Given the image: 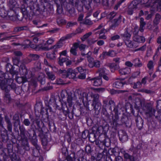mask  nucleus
<instances>
[{"label": "nucleus", "instance_id": "nucleus-1", "mask_svg": "<svg viewBox=\"0 0 161 161\" xmlns=\"http://www.w3.org/2000/svg\"><path fill=\"white\" fill-rule=\"evenodd\" d=\"M80 91L79 90H76L75 92H69L67 93L68 97L67 101L64 106H66L65 108L64 106V105L61 104L62 108L63 113L66 115L68 114L69 112L68 108L67 105L69 107H71L75 103H80L83 99L80 97L81 96L80 95Z\"/></svg>", "mask_w": 161, "mask_h": 161}, {"label": "nucleus", "instance_id": "nucleus-23", "mask_svg": "<svg viewBox=\"0 0 161 161\" xmlns=\"http://www.w3.org/2000/svg\"><path fill=\"white\" fill-rule=\"evenodd\" d=\"M89 110V108L87 106L83 105L80 106V113L82 115H84L86 114L88 112Z\"/></svg>", "mask_w": 161, "mask_h": 161}, {"label": "nucleus", "instance_id": "nucleus-4", "mask_svg": "<svg viewBox=\"0 0 161 161\" xmlns=\"http://www.w3.org/2000/svg\"><path fill=\"white\" fill-rule=\"evenodd\" d=\"M19 129L20 130V136L21 139L22 141H25V142L24 144H23L25 146V149L27 150L29 149V147L28 145V143L27 140V137H29L31 136L28 132L26 130L25 128L23 126H19Z\"/></svg>", "mask_w": 161, "mask_h": 161}, {"label": "nucleus", "instance_id": "nucleus-43", "mask_svg": "<svg viewBox=\"0 0 161 161\" xmlns=\"http://www.w3.org/2000/svg\"><path fill=\"white\" fill-rule=\"evenodd\" d=\"M57 22L59 25L65 24L66 23L65 20L61 18H58L57 19Z\"/></svg>", "mask_w": 161, "mask_h": 161}, {"label": "nucleus", "instance_id": "nucleus-41", "mask_svg": "<svg viewBox=\"0 0 161 161\" xmlns=\"http://www.w3.org/2000/svg\"><path fill=\"white\" fill-rule=\"evenodd\" d=\"M91 134V133L89 134V132L88 130H84L82 133V137L83 138L85 139L88 137H89V135Z\"/></svg>", "mask_w": 161, "mask_h": 161}, {"label": "nucleus", "instance_id": "nucleus-40", "mask_svg": "<svg viewBox=\"0 0 161 161\" xmlns=\"http://www.w3.org/2000/svg\"><path fill=\"white\" fill-rule=\"evenodd\" d=\"M80 95L81 96L80 97L82 99H83V100H82L81 101V102H83L84 99H85L86 100H88V94L85 92H83L82 93V96L81 95V92L80 91Z\"/></svg>", "mask_w": 161, "mask_h": 161}, {"label": "nucleus", "instance_id": "nucleus-63", "mask_svg": "<svg viewBox=\"0 0 161 161\" xmlns=\"http://www.w3.org/2000/svg\"><path fill=\"white\" fill-rule=\"evenodd\" d=\"M120 36L118 35H115L112 36L111 37V39L112 41H114L116 40L119 39L120 38Z\"/></svg>", "mask_w": 161, "mask_h": 161}, {"label": "nucleus", "instance_id": "nucleus-22", "mask_svg": "<svg viewBox=\"0 0 161 161\" xmlns=\"http://www.w3.org/2000/svg\"><path fill=\"white\" fill-rule=\"evenodd\" d=\"M1 136L3 142H6L8 140V135L7 134V130L5 129L1 131Z\"/></svg>", "mask_w": 161, "mask_h": 161}, {"label": "nucleus", "instance_id": "nucleus-8", "mask_svg": "<svg viewBox=\"0 0 161 161\" xmlns=\"http://www.w3.org/2000/svg\"><path fill=\"white\" fill-rule=\"evenodd\" d=\"M83 31L84 30L83 29H81L80 27H78L76 29L74 33L68 34L65 36L62 37L61 38V40H63V41L69 39L73 36H75V35L80 33Z\"/></svg>", "mask_w": 161, "mask_h": 161}, {"label": "nucleus", "instance_id": "nucleus-57", "mask_svg": "<svg viewBox=\"0 0 161 161\" xmlns=\"http://www.w3.org/2000/svg\"><path fill=\"white\" fill-rule=\"evenodd\" d=\"M12 3V2L11 1H9V5L10 7V8L11 9H13L15 7V3L16 2H14Z\"/></svg>", "mask_w": 161, "mask_h": 161}, {"label": "nucleus", "instance_id": "nucleus-16", "mask_svg": "<svg viewBox=\"0 0 161 161\" xmlns=\"http://www.w3.org/2000/svg\"><path fill=\"white\" fill-rule=\"evenodd\" d=\"M51 49V47L49 48L47 46H44L42 44L35 45V50L36 51H48Z\"/></svg>", "mask_w": 161, "mask_h": 161}, {"label": "nucleus", "instance_id": "nucleus-31", "mask_svg": "<svg viewBox=\"0 0 161 161\" xmlns=\"http://www.w3.org/2000/svg\"><path fill=\"white\" fill-rule=\"evenodd\" d=\"M13 120L15 121L14 123V126L15 125L16 123V124H19L20 120L19 119V116L18 114H15L13 117Z\"/></svg>", "mask_w": 161, "mask_h": 161}, {"label": "nucleus", "instance_id": "nucleus-30", "mask_svg": "<svg viewBox=\"0 0 161 161\" xmlns=\"http://www.w3.org/2000/svg\"><path fill=\"white\" fill-rule=\"evenodd\" d=\"M34 135L35 136H34V139L32 140V143L33 145L37 149H40L39 146L38 145L37 143V139H36V136L35 132H34Z\"/></svg>", "mask_w": 161, "mask_h": 161}, {"label": "nucleus", "instance_id": "nucleus-45", "mask_svg": "<svg viewBox=\"0 0 161 161\" xmlns=\"http://www.w3.org/2000/svg\"><path fill=\"white\" fill-rule=\"evenodd\" d=\"M67 60V58L66 57L63 58L60 56L59 58L58 63L60 65H62L63 63L65 62Z\"/></svg>", "mask_w": 161, "mask_h": 161}, {"label": "nucleus", "instance_id": "nucleus-13", "mask_svg": "<svg viewBox=\"0 0 161 161\" xmlns=\"http://www.w3.org/2000/svg\"><path fill=\"white\" fill-rule=\"evenodd\" d=\"M93 85L95 86H100L102 84V80L101 78H94L89 79Z\"/></svg>", "mask_w": 161, "mask_h": 161}, {"label": "nucleus", "instance_id": "nucleus-21", "mask_svg": "<svg viewBox=\"0 0 161 161\" xmlns=\"http://www.w3.org/2000/svg\"><path fill=\"white\" fill-rule=\"evenodd\" d=\"M130 69L127 67L120 69L119 70V73L121 75H125L128 74L130 73Z\"/></svg>", "mask_w": 161, "mask_h": 161}, {"label": "nucleus", "instance_id": "nucleus-50", "mask_svg": "<svg viewBox=\"0 0 161 161\" xmlns=\"http://www.w3.org/2000/svg\"><path fill=\"white\" fill-rule=\"evenodd\" d=\"M77 49L71 47L70 50V53L72 54L74 56H77Z\"/></svg>", "mask_w": 161, "mask_h": 161}, {"label": "nucleus", "instance_id": "nucleus-58", "mask_svg": "<svg viewBox=\"0 0 161 161\" xmlns=\"http://www.w3.org/2000/svg\"><path fill=\"white\" fill-rule=\"evenodd\" d=\"M6 76H8V74L7 73L5 74L3 71H0V78H4V79L5 78Z\"/></svg>", "mask_w": 161, "mask_h": 161}, {"label": "nucleus", "instance_id": "nucleus-49", "mask_svg": "<svg viewBox=\"0 0 161 161\" xmlns=\"http://www.w3.org/2000/svg\"><path fill=\"white\" fill-rule=\"evenodd\" d=\"M40 149H37L36 148V149L33 150V155L36 157H37L39 155V150Z\"/></svg>", "mask_w": 161, "mask_h": 161}, {"label": "nucleus", "instance_id": "nucleus-51", "mask_svg": "<svg viewBox=\"0 0 161 161\" xmlns=\"http://www.w3.org/2000/svg\"><path fill=\"white\" fill-rule=\"evenodd\" d=\"M139 29L138 27H135L134 28V31L133 32V36H137L138 35V32L139 31Z\"/></svg>", "mask_w": 161, "mask_h": 161}, {"label": "nucleus", "instance_id": "nucleus-47", "mask_svg": "<svg viewBox=\"0 0 161 161\" xmlns=\"http://www.w3.org/2000/svg\"><path fill=\"white\" fill-rule=\"evenodd\" d=\"M147 68L149 70H152L153 69L154 67L153 62L152 61H150L147 64Z\"/></svg>", "mask_w": 161, "mask_h": 161}, {"label": "nucleus", "instance_id": "nucleus-34", "mask_svg": "<svg viewBox=\"0 0 161 161\" xmlns=\"http://www.w3.org/2000/svg\"><path fill=\"white\" fill-rule=\"evenodd\" d=\"M37 80L41 84H44L45 83L44 75L43 74H41L38 76Z\"/></svg>", "mask_w": 161, "mask_h": 161}, {"label": "nucleus", "instance_id": "nucleus-60", "mask_svg": "<svg viewBox=\"0 0 161 161\" xmlns=\"http://www.w3.org/2000/svg\"><path fill=\"white\" fill-rule=\"evenodd\" d=\"M146 24H140V26L139 29V31L142 32L144 31V27L146 25Z\"/></svg>", "mask_w": 161, "mask_h": 161}, {"label": "nucleus", "instance_id": "nucleus-56", "mask_svg": "<svg viewBox=\"0 0 161 161\" xmlns=\"http://www.w3.org/2000/svg\"><path fill=\"white\" fill-rule=\"evenodd\" d=\"M156 3H157V8L158 10H161V0H157Z\"/></svg>", "mask_w": 161, "mask_h": 161}, {"label": "nucleus", "instance_id": "nucleus-33", "mask_svg": "<svg viewBox=\"0 0 161 161\" xmlns=\"http://www.w3.org/2000/svg\"><path fill=\"white\" fill-rule=\"evenodd\" d=\"M133 62L134 63V66L136 67H140L142 66V64L138 58L135 59L134 60Z\"/></svg>", "mask_w": 161, "mask_h": 161}, {"label": "nucleus", "instance_id": "nucleus-20", "mask_svg": "<svg viewBox=\"0 0 161 161\" xmlns=\"http://www.w3.org/2000/svg\"><path fill=\"white\" fill-rule=\"evenodd\" d=\"M108 104L110 105L109 109L111 111L113 109V111H114L116 114H117L118 112V109L115 106V103L114 102L113 100H110L109 101Z\"/></svg>", "mask_w": 161, "mask_h": 161}, {"label": "nucleus", "instance_id": "nucleus-35", "mask_svg": "<svg viewBox=\"0 0 161 161\" xmlns=\"http://www.w3.org/2000/svg\"><path fill=\"white\" fill-rule=\"evenodd\" d=\"M29 57L31 58L32 61H33L38 60L39 58V56L36 54H31L29 55Z\"/></svg>", "mask_w": 161, "mask_h": 161}, {"label": "nucleus", "instance_id": "nucleus-28", "mask_svg": "<svg viewBox=\"0 0 161 161\" xmlns=\"http://www.w3.org/2000/svg\"><path fill=\"white\" fill-rule=\"evenodd\" d=\"M125 84V82L123 83L120 80L115 81L113 84V87L117 88H120Z\"/></svg>", "mask_w": 161, "mask_h": 161}, {"label": "nucleus", "instance_id": "nucleus-44", "mask_svg": "<svg viewBox=\"0 0 161 161\" xmlns=\"http://www.w3.org/2000/svg\"><path fill=\"white\" fill-rule=\"evenodd\" d=\"M88 17V16H87L86 17L84 22V24L87 25H92L93 24V22L91 20L87 18Z\"/></svg>", "mask_w": 161, "mask_h": 161}, {"label": "nucleus", "instance_id": "nucleus-42", "mask_svg": "<svg viewBox=\"0 0 161 161\" xmlns=\"http://www.w3.org/2000/svg\"><path fill=\"white\" fill-rule=\"evenodd\" d=\"M93 97V101L94 104L95 103L98 102L99 101V95L98 94H94L92 95Z\"/></svg>", "mask_w": 161, "mask_h": 161}, {"label": "nucleus", "instance_id": "nucleus-26", "mask_svg": "<svg viewBox=\"0 0 161 161\" xmlns=\"http://www.w3.org/2000/svg\"><path fill=\"white\" fill-rule=\"evenodd\" d=\"M121 36L123 38L124 41L125 40H128L130 39L131 34L127 31H126L124 33L121 34Z\"/></svg>", "mask_w": 161, "mask_h": 161}, {"label": "nucleus", "instance_id": "nucleus-11", "mask_svg": "<svg viewBox=\"0 0 161 161\" xmlns=\"http://www.w3.org/2000/svg\"><path fill=\"white\" fill-rule=\"evenodd\" d=\"M4 119L7 124V129L8 131L12 134L13 133L12 125L10 119L7 115H6L5 116Z\"/></svg>", "mask_w": 161, "mask_h": 161}, {"label": "nucleus", "instance_id": "nucleus-54", "mask_svg": "<svg viewBox=\"0 0 161 161\" xmlns=\"http://www.w3.org/2000/svg\"><path fill=\"white\" fill-rule=\"evenodd\" d=\"M74 70L75 72L77 71L79 73L84 72V70L81 67H77Z\"/></svg>", "mask_w": 161, "mask_h": 161}, {"label": "nucleus", "instance_id": "nucleus-39", "mask_svg": "<svg viewBox=\"0 0 161 161\" xmlns=\"http://www.w3.org/2000/svg\"><path fill=\"white\" fill-rule=\"evenodd\" d=\"M4 34V33H0V38L1 37V36ZM15 36H6L4 38H3L2 39H0V41H3L4 40H10L12 39H14L15 38Z\"/></svg>", "mask_w": 161, "mask_h": 161}, {"label": "nucleus", "instance_id": "nucleus-59", "mask_svg": "<svg viewBox=\"0 0 161 161\" xmlns=\"http://www.w3.org/2000/svg\"><path fill=\"white\" fill-rule=\"evenodd\" d=\"M85 151L87 153H90L92 152L91 148L89 145L86 146L85 148Z\"/></svg>", "mask_w": 161, "mask_h": 161}, {"label": "nucleus", "instance_id": "nucleus-9", "mask_svg": "<svg viewBox=\"0 0 161 161\" xmlns=\"http://www.w3.org/2000/svg\"><path fill=\"white\" fill-rule=\"evenodd\" d=\"M115 114H116L115 113ZM121 123L119 119V117L117 114H115L112 118V125L113 127H117L121 125Z\"/></svg>", "mask_w": 161, "mask_h": 161}, {"label": "nucleus", "instance_id": "nucleus-19", "mask_svg": "<svg viewBox=\"0 0 161 161\" xmlns=\"http://www.w3.org/2000/svg\"><path fill=\"white\" fill-rule=\"evenodd\" d=\"M5 96L4 97V100L7 103H9L11 101V98L9 93L8 89L5 90Z\"/></svg>", "mask_w": 161, "mask_h": 161}, {"label": "nucleus", "instance_id": "nucleus-64", "mask_svg": "<svg viewBox=\"0 0 161 161\" xmlns=\"http://www.w3.org/2000/svg\"><path fill=\"white\" fill-rule=\"evenodd\" d=\"M96 40H94L93 39H90L87 40V43L89 45H91L96 42Z\"/></svg>", "mask_w": 161, "mask_h": 161}, {"label": "nucleus", "instance_id": "nucleus-48", "mask_svg": "<svg viewBox=\"0 0 161 161\" xmlns=\"http://www.w3.org/2000/svg\"><path fill=\"white\" fill-rule=\"evenodd\" d=\"M128 120V118L126 116L123 117L121 120L120 121L121 123V125L123 124H126L127 120Z\"/></svg>", "mask_w": 161, "mask_h": 161}, {"label": "nucleus", "instance_id": "nucleus-32", "mask_svg": "<svg viewBox=\"0 0 161 161\" xmlns=\"http://www.w3.org/2000/svg\"><path fill=\"white\" fill-rule=\"evenodd\" d=\"M55 54L54 52H48L47 54V57L50 59H54L55 58Z\"/></svg>", "mask_w": 161, "mask_h": 161}, {"label": "nucleus", "instance_id": "nucleus-52", "mask_svg": "<svg viewBox=\"0 0 161 161\" xmlns=\"http://www.w3.org/2000/svg\"><path fill=\"white\" fill-rule=\"evenodd\" d=\"M116 13L114 12L113 11L110 12L108 15V17L110 19H112L116 15Z\"/></svg>", "mask_w": 161, "mask_h": 161}, {"label": "nucleus", "instance_id": "nucleus-53", "mask_svg": "<svg viewBox=\"0 0 161 161\" xmlns=\"http://www.w3.org/2000/svg\"><path fill=\"white\" fill-rule=\"evenodd\" d=\"M86 75L85 72L80 73L78 75V78L80 79H84L86 78Z\"/></svg>", "mask_w": 161, "mask_h": 161}, {"label": "nucleus", "instance_id": "nucleus-38", "mask_svg": "<svg viewBox=\"0 0 161 161\" xmlns=\"http://www.w3.org/2000/svg\"><path fill=\"white\" fill-rule=\"evenodd\" d=\"M144 103L145 100L144 99H138V101L136 102V104L139 107H141L142 105H144Z\"/></svg>", "mask_w": 161, "mask_h": 161}, {"label": "nucleus", "instance_id": "nucleus-18", "mask_svg": "<svg viewBox=\"0 0 161 161\" xmlns=\"http://www.w3.org/2000/svg\"><path fill=\"white\" fill-rule=\"evenodd\" d=\"M45 71L47 75V78L48 80H53L55 79V74L53 72L48 71L47 69H45Z\"/></svg>", "mask_w": 161, "mask_h": 161}, {"label": "nucleus", "instance_id": "nucleus-29", "mask_svg": "<svg viewBox=\"0 0 161 161\" xmlns=\"http://www.w3.org/2000/svg\"><path fill=\"white\" fill-rule=\"evenodd\" d=\"M136 126L139 129H141L143 126V121L141 118H138L136 120Z\"/></svg>", "mask_w": 161, "mask_h": 161}, {"label": "nucleus", "instance_id": "nucleus-2", "mask_svg": "<svg viewBox=\"0 0 161 161\" xmlns=\"http://www.w3.org/2000/svg\"><path fill=\"white\" fill-rule=\"evenodd\" d=\"M10 76H6L3 80L0 79V88L2 90H8L10 88L15 89L16 87V85L13 83L14 80L12 79L13 75Z\"/></svg>", "mask_w": 161, "mask_h": 161}, {"label": "nucleus", "instance_id": "nucleus-61", "mask_svg": "<svg viewBox=\"0 0 161 161\" xmlns=\"http://www.w3.org/2000/svg\"><path fill=\"white\" fill-rule=\"evenodd\" d=\"M103 108L104 109L105 111L106 112V108L107 107L108 104V101L107 100H103Z\"/></svg>", "mask_w": 161, "mask_h": 161}, {"label": "nucleus", "instance_id": "nucleus-3", "mask_svg": "<svg viewBox=\"0 0 161 161\" xmlns=\"http://www.w3.org/2000/svg\"><path fill=\"white\" fill-rule=\"evenodd\" d=\"M58 73L63 78H69V79H73L75 78L77 72L73 70L71 68H69L67 70L60 69Z\"/></svg>", "mask_w": 161, "mask_h": 161}, {"label": "nucleus", "instance_id": "nucleus-5", "mask_svg": "<svg viewBox=\"0 0 161 161\" xmlns=\"http://www.w3.org/2000/svg\"><path fill=\"white\" fill-rule=\"evenodd\" d=\"M149 0H134L131 3L133 8H140L142 7H148L151 5Z\"/></svg>", "mask_w": 161, "mask_h": 161}, {"label": "nucleus", "instance_id": "nucleus-14", "mask_svg": "<svg viewBox=\"0 0 161 161\" xmlns=\"http://www.w3.org/2000/svg\"><path fill=\"white\" fill-rule=\"evenodd\" d=\"M119 135L120 140L122 142H125L128 140V136L125 131L123 130H121L120 133H119Z\"/></svg>", "mask_w": 161, "mask_h": 161}, {"label": "nucleus", "instance_id": "nucleus-55", "mask_svg": "<svg viewBox=\"0 0 161 161\" xmlns=\"http://www.w3.org/2000/svg\"><path fill=\"white\" fill-rule=\"evenodd\" d=\"M88 61L89 62L88 66L90 68H93L94 67V60L93 59H88Z\"/></svg>", "mask_w": 161, "mask_h": 161}, {"label": "nucleus", "instance_id": "nucleus-46", "mask_svg": "<svg viewBox=\"0 0 161 161\" xmlns=\"http://www.w3.org/2000/svg\"><path fill=\"white\" fill-rule=\"evenodd\" d=\"M92 33L91 32H89L83 35L82 37L81 38V40L83 41H84L86 39L88 38L91 35Z\"/></svg>", "mask_w": 161, "mask_h": 161}, {"label": "nucleus", "instance_id": "nucleus-25", "mask_svg": "<svg viewBox=\"0 0 161 161\" xmlns=\"http://www.w3.org/2000/svg\"><path fill=\"white\" fill-rule=\"evenodd\" d=\"M76 158L75 156V154L73 153L67 156L64 161H74V160Z\"/></svg>", "mask_w": 161, "mask_h": 161}, {"label": "nucleus", "instance_id": "nucleus-24", "mask_svg": "<svg viewBox=\"0 0 161 161\" xmlns=\"http://www.w3.org/2000/svg\"><path fill=\"white\" fill-rule=\"evenodd\" d=\"M96 135L94 133H92L89 135V141L91 142H95V144L97 145H98L99 144V142L97 140H96Z\"/></svg>", "mask_w": 161, "mask_h": 161}, {"label": "nucleus", "instance_id": "nucleus-7", "mask_svg": "<svg viewBox=\"0 0 161 161\" xmlns=\"http://www.w3.org/2000/svg\"><path fill=\"white\" fill-rule=\"evenodd\" d=\"M143 109L146 114L149 117L154 115L155 110L153 109L152 106L148 105H146L143 108Z\"/></svg>", "mask_w": 161, "mask_h": 161}, {"label": "nucleus", "instance_id": "nucleus-12", "mask_svg": "<svg viewBox=\"0 0 161 161\" xmlns=\"http://www.w3.org/2000/svg\"><path fill=\"white\" fill-rule=\"evenodd\" d=\"M5 69L7 71L9 72L10 73V75H17L18 72L17 71L14 70V67L10 64L8 63L6 65Z\"/></svg>", "mask_w": 161, "mask_h": 161}, {"label": "nucleus", "instance_id": "nucleus-62", "mask_svg": "<svg viewBox=\"0 0 161 161\" xmlns=\"http://www.w3.org/2000/svg\"><path fill=\"white\" fill-rule=\"evenodd\" d=\"M23 123L25 125L27 126L30 125L31 124L30 121L28 119H25L23 121Z\"/></svg>", "mask_w": 161, "mask_h": 161}, {"label": "nucleus", "instance_id": "nucleus-17", "mask_svg": "<svg viewBox=\"0 0 161 161\" xmlns=\"http://www.w3.org/2000/svg\"><path fill=\"white\" fill-rule=\"evenodd\" d=\"M133 41L138 43H143L145 42V38L143 36L138 35L133 36Z\"/></svg>", "mask_w": 161, "mask_h": 161}, {"label": "nucleus", "instance_id": "nucleus-6", "mask_svg": "<svg viewBox=\"0 0 161 161\" xmlns=\"http://www.w3.org/2000/svg\"><path fill=\"white\" fill-rule=\"evenodd\" d=\"M124 158L126 160H129L130 161H138L140 158V155L136 154L134 152L132 155H130L128 153L124 151L122 152Z\"/></svg>", "mask_w": 161, "mask_h": 161}, {"label": "nucleus", "instance_id": "nucleus-36", "mask_svg": "<svg viewBox=\"0 0 161 161\" xmlns=\"http://www.w3.org/2000/svg\"><path fill=\"white\" fill-rule=\"evenodd\" d=\"M65 40H64V41ZM60 41H63V40H60ZM64 41V40H63ZM63 46V44L60 41L59 42L57 43L56 44L51 47V49H56L58 48H60Z\"/></svg>", "mask_w": 161, "mask_h": 161}, {"label": "nucleus", "instance_id": "nucleus-27", "mask_svg": "<svg viewBox=\"0 0 161 161\" xmlns=\"http://www.w3.org/2000/svg\"><path fill=\"white\" fill-rule=\"evenodd\" d=\"M161 18V15L158 14H156L155 15V18L153 21V23L154 25H157L159 23Z\"/></svg>", "mask_w": 161, "mask_h": 161}, {"label": "nucleus", "instance_id": "nucleus-10", "mask_svg": "<svg viewBox=\"0 0 161 161\" xmlns=\"http://www.w3.org/2000/svg\"><path fill=\"white\" fill-rule=\"evenodd\" d=\"M124 42L127 47L129 48H134L138 46V45L136 43L131 41L130 39L125 40Z\"/></svg>", "mask_w": 161, "mask_h": 161}, {"label": "nucleus", "instance_id": "nucleus-37", "mask_svg": "<svg viewBox=\"0 0 161 161\" xmlns=\"http://www.w3.org/2000/svg\"><path fill=\"white\" fill-rule=\"evenodd\" d=\"M92 105L94 106L95 110H100L101 109V103L99 102L95 103L94 104L93 103Z\"/></svg>", "mask_w": 161, "mask_h": 161}, {"label": "nucleus", "instance_id": "nucleus-15", "mask_svg": "<svg viewBox=\"0 0 161 161\" xmlns=\"http://www.w3.org/2000/svg\"><path fill=\"white\" fill-rule=\"evenodd\" d=\"M121 21V16L119 15L118 19H114L112 21V24L110 26V28L114 29L118 26Z\"/></svg>", "mask_w": 161, "mask_h": 161}]
</instances>
